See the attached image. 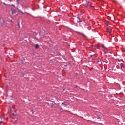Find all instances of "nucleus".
Segmentation results:
<instances>
[{
  "label": "nucleus",
  "mask_w": 125,
  "mask_h": 125,
  "mask_svg": "<svg viewBox=\"0 0 125 125\" xmlns=\"http://www.w3.org/2000/svg\"><path fill=\"white\" fill-rule=\"evenodd\" d=\"M87 6H91V7H93V6H92V5L89 4H88Z\"/></svg>",
  "instance_id": "nucleus-9"
},
{
  "label": "nucleus",
  "mask_w": 125,
  "mask_h": 125,
  "mask_svg": "<svg viewBox=\"0 0 125 125\" xmlns=\"http://www.w3.org/2000/svg\"><path fill=\"white\" fill-rule=\"evenodd\" d=\"M107 32L109 33V34H111V32H112V30L111 29H108Z\"/></svg>",
  "instance_id": "nucleus-4"
},
{
  "label": "nucleus",
  "mask_w": 125,
  "mask_h": 125,
  "mask_svg": "<svg viewBox=\"0 0 125 125\" xmlns=\"http://www.w3.org/2000/svg\"><path fill=\"white\" fill-rule=\"evenodd\" d=\"M102 48L103 49L104 52L105 53V54H106V52H105V51H104V49L108 50V48L107 47H106L105 46H104V45H102Z\"/></svg>",
  "instance_id": "nucleus-1"
},
{
  "label": "nucleus",
  "mask_w": 125,
  "mask_h": 125,
  "mask_svg": "<svg viewBox=\"0 0 125 125\" xmlns=\"http://www.w3.org/2000/svg\"><path fill=\"white\" fill-rule=\"evenodd\" d=\"M62 106H63V107H67V106H68V104L66 103H62Z\"/></svg>",
  "instance_id": "nucleus-2"
},
{
  "label": "nucleus",
  "mask_w": 125,
  "mask_h": 125,
  "mask_svg": "<svg viewBox=\"0 0 125 125\" xmlns=\"http://www.w3.org/2000/svg\"><path fill=\"white\" fill-rule=\"evenodd\" d=\"M103 62H105V61H103Z\"/></svg>",
  "instance_id": "nucleus-17"
},
{
  "label": "nucleus",
  "mask_w": 125,
  "mask_h": 125,
  "mask_svg": "<svg viewBox=\"0 0 125 125\" xmlns=\"http://www.w3.org/2000/svg\"><path fill=\"white\" fill-rule=\"evenodd\" d=\"M4 4L5 5V3H4Z\"/></svg>",
  "instance_id": "nucleus-19"
},
{
  "label": "nucleus",
  "mask_w": 125,
  "mask_h": 125,
  "mask_svg": "<svg viewBox=\"0 0 125 125\" xmlns=\"http://www.w3.org/2000/svg\"><path fill=\"white\" fill-rule=\"evenodd\" d=\"M11 11H12V14H14V13H15V12H16L15 10H14L13 9H11Z\"/></svg>",
  "instance_id": "nucleus-3"
},
{
  "label": "nucleus",
  "mask_w": 125,
  "mask_h": 125,
  "mask_svg": "<svg viewBox=\"0 0 125 125\" xmlns=\"http://www.w3.org/2000/svg\"><path fill=\"white\" fill-rule=\"evenodd\" d=\"M120 66H121V68H124V64L121 63Z\"/></svg>",
  "instance_id": "nucleus-7"
},
{
  "label": "nucleus",
  "mask_w": 125,
  "mask_h": 125,
  "mask_svg": "<svg viewBox=\"0 0 125 125\" xmlns=\"http://www.w3.org/2000/svg\"><path fill=\"white\" fill-rule=\"evenodd\" d=\"M18 26H19V27H20V26L19 25V24H18Z\"/></svg>",
  "instance_id": "nucleus-16"
},
{
  "label": "nucleus",
  "mask_w": 125,
  "mask_h": 125,
  "mask_svg": "<svg viewBox=\"0 0 125 125\" xmlns=\"http://www.w3.org/2000/svg\"><path fill=\"white\" fill-rule=\"evenodd\" d=\"M101 116L100 115V116L98 117V119H101Z\"/></svg>",
  "instance_id": "nucleus-12"
},
{
  "label": "nucleus",
  "mask_w": 125,
  "mask_h": 125,
  "mask_svg": "<svg viewBox=\"0 0 125 125\" xmlns=\"http://www.w3.org/2000/svg\"><path fill=\"white\" fill-rule=\"evenodd\" d=\"M13 116H14V113L13 114Z\"/></svg>",
  "instance_id": "nucleus-18"
},
{
  "label": "nucleus",
  "mask_w": 125,
  "mask_h": 125,
  "mask_svg": "<svg viewBox=\"0 0 125 125\" xmlns=\"http://www.w3.org/2000/svg\"><path fill=\"white\" fill-rule=\"evenodd\" d=\"M35 48H36V49L39 48V45L36 44V46H35Z\"/></svg>",
  "instance_id": "nucleus-8"
},
{
  "label": "nucleus",
  "mask_w": 125,
  "mask_h": 125,
  "mask_svg": "<svg viewBox=\"0 0 125 125\" xmlns=\"http://www.w3.org/2000/svg\"><path fill=\"white\" fill-rule=\"evenodd\" d=\"M82 35L83 37H85V35H84V34H82Z\"/></svg>",
  "instance_id": "nucleus-11"
},
{
  "label": "nucleus",
  "mask_w": 125,
  "mask_h": 125,
  "mask_svg": "<svg viewBox=\"0 0 125 125\" xmlns=\"http://www.w3.org/2000/svg\"><path fill=\"white\" fill-rule=\"evenodd\" d=\"M5 22H4V21H3L1 22V26H4V24H5Z\"/></svg>",
  "instance_id": "nucleus-5"
},
{
  "label": "nucleus",
  "mask_w": 125,
  "mask_h": 125,
  "mask_svg": "<svg viewBox=\"0 0 125 125\" xmlns=\"http://www.w3.org/2000/svg\"><path fill=\"white\" fill-rule=\"evenodd\" d=\"M50 61H52V60H51Z\"/></svg>",
  "instance_id": "nucleus-20"
},
{
  "label": "nucleus",
  "mask_w": 125,
  "mask_h": 125,
  "mask_svg": "<svg viewBox=\"0 0 125 125\" xmlns=\"http://www.w3.org/2000/svg\"><path fill=\"white\" fill-rule=\"evenodd\" d=\"M93 52V50L91 51V52Z\"/></svg>",
  "instance_id": "nucleus-15"
},
{
  "label": "nucleus",
  "mask_w": 125,
  "mask_h": 125,
  "mask_svg": "<svg viewBox=\"0 0 125 125\" xmlns=\"http://www.w3.org/2000/svg\"><path fill=\"white\" fill-rule=\"evenodd\" d=\"M75 88H77V87H78V86L76 85V86H75Z\"/></svg>",
  "instance_id": "nucleus-13"
},
{
  "label": "nucleus",
  "mask_w": 125,
  "mask_h": 125,
  "mask_svg": "<svg viewBox=\"0 0 125 125\" xmlns=\"http://www.w3.org/2000/svg\"><path fill=\"white\" fill-rule=\"evenodd\" d=\"M9 0V1H11V0Z\"/></svg>",
  "instance_id": "nucleus-14"
},
{
  "label": "nucleus",
  "mask_w": 125,
  "mask_h": 125,
  "mask_svg": "<svg viewBox=\"0 0 125 125\" xmlns=\"http://www.w3.org/2000/svg\"><path fill=\"white\" fill-rule=\"evenodd\" d=\"M20 12H21V13H22V14H24V13L21 11H20Z\"/></svg>",
  "instance_id": "nucleus-10"
},
{
  "label": "nucleus",
  "mask_w": 125,
  "mask_h": 125,
  "mask_svg": "<svg viewBox=\"0 0 125 125\" xmlns=\"http://www.w3.org/2000/svg\"><path fill=\"white\" fill-rule=\"evenodd\" d=\"M77 18H78V19L79 20V22H82V21H81V19H80V17H77Z\"/></svg>",
  "instance_id": "nucleus-6"
}]
</instances>
